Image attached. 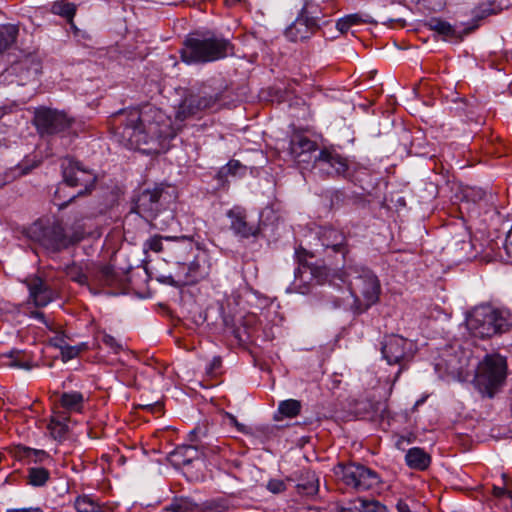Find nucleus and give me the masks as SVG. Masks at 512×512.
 <instances>
[{"label": "nucleus", "mask_w": 512, "mask_h": 512, "mask_svg": "<svg viewBox=\"0 0 512 512\" xmlns=\"http://www.w3.org/2000/svg\"><path fill=\"white\" fill-rule=\"evenodd\" d=\"M486 192L478 187L465 186L461 189L459 199L461 201L460 211L463 213L465 209L467 212L471 210L470 205L474 207L485 199Z\"/></svg>", "instance_id": "obj_22"}, {"label": "nucleus", "mask_w": 512, "mask_h": 512, "mask_svg": "<svg viewBox=\"0 0 512 512\" xmlns=\"http://www.w3.org/2000/svg\"><path fill=\"white\" fill-rule=\"evenodd\" d=\"M319 239L323 247L341 253L346 261L350 249L347 244V237L342 231L332 227H324L319 233Z\"/></svg>", "instance_id": "obj_17"}, {"label": "nucleus", "mask_w": 512, "mask_h": 512, "mask_svg": "<svg viewBox=\"0 0 512 512\" xmlns=\"http://www.w3.org/2000/svg\"><path fill=\"white\" fill-rule=\"evenodd\" d=\"M33 239L51 251H60L70 245L80 242L85 237L82 225L75 223L69 229H65L59 221L44 224L37 221L30 229Z\"/></svg>", "instance_id": "obj_4"}, {"label": "nucleus", "mask_w": 512, "mask_h": 512, "mask_svg": "<svg viewBox=\"0 0 512 512\" xmlns=\"http://www.w3.org/2000/svg\"><path fill=\"white\" fill-rule=\"evenodd\" d=\"M241 168V164L239 161L231 160L228 162V164L221 168V170L218 172V176L220 178L230 175H236L237 171Z\"/></svg>", "instance_id": "obj_44"}, {"label": "nucleus", "mask_w": 512, "mask_h": 512, "mask_svg": "<svg viewBox=\"0 0 512 512\" xmlns=\"http://www.w3.org/2000/svg\"><path fill=\"white\" fill-rule=\"evenodd\" d=\"M68 276L70 279L80 285H85L88 282V277L82 270L78 267H72L68 271Z\"/></svg>", "instance_id": "obj_42"}, {"label": "nucleus", "mask_w": 512, "mask_h": 512, "mask_svg": "<svg viewBox=\"0 0 512 512\" xmlns=\"http://www.w3.org/2000/svg\"><path fill=\"white\" fill-rule=\"evenodd\" d=\"M381 351L390 365L404 366L413 359L416 353V345L413 341L402 336L389 335L384 338Z\"/></svg>", "instance_id": "obj_10"}, {"label": "nucleus", "mask_w": 512, "mask_h": 512, "mask_svg": "<svg viewBox=\"0 0 512 512\" xmlns=\"http://www.w3.org/2000/svg\"><path fill=\"white\" fill-rule=\"evenodd\" d=\"M506 253L509 257L512 258V245L505 248Z\"/></svg>", "instance_id": "obj_59"}, {"label": "nucleus", "mask_w": 512, "mask_h": 512, "mask_svg": "<svg viewBox=\"0 0 512 512\" xmlns=\"http://www.w3.org/2000/svg\"><path fill=\"white\" fill-rule=\"evenodd\" d=\"M219 100L218 95H187L179 104L176 119L184 121L206 109L213 107Z\"/></svg>", "instance_id": "obj_14"}, {"label": "nucleus", "mask_w": 512, "mask_h": 512, "mask_svg": "<svg viewBox=\"0 0 512 512\" xmlns=\"http://www.w3.org/2000/svg\"><path fill=\"white\" fill-rule=\"evenodd\" d=\"M314 173L322 178H335L350 176L348 159L339 153L333 146L321 149L313 161Z\"/></svg>", "instance_id": "obj_8"}, {"label": "nucleus", "mask_w": 512, "mask_h": 512, "mask_svg": "<svg viewBox=\"0 0 512 512\" xmlns=\"http://www.w3.org/2000/svg\"><path fill=\"white\" fill-rule=\"evenodd\" d=\"M351 26L359 25L364 22L360 14H349L345 16Z\"/></svg>", "instance_id": "obj_48"}, {"label": "nucleus", "mask_w": 512, "mask_h": 512, "mask_svg": "<svg viewBox=\"0 0 512 512\" xmlns=\"http://www.w3.org/2000/svg\"><path fill=\"white\" fill-rule=\"evenodd\" d=\"M6 512H43L42 509L38 507H30V508H18V509H8Z\"/></svg>", "instance_id": "obj_54"}, {"label": "nucleus", "mask_w": 512, "mask_h": 512, "mask_svg": "<svg viewBox=\"0 0 512 512\" xmlns=\"http://www.w3.org/2000/svg\"><path fill=\"white\" fill-rule=\"evenodd\" d=\"M86 401L87 398L79 391L63 392L58 400L60 406L69 414L82 413Z\"/></svg>", "instance_id": "obj_21"}, {"label": "nucleus", "mask_w": 512, "mask_h": 512, "mask_svg": "<svg viewBox=\"0 0 512 512\" xmlns=\"http://www.w3.org/2000/svg\"><path fill=\"white\" fill-rule=\"evenodd\" d=\"M18 27L6 24L0 27V53L8 49L17 39Z\"/></svg>", "instance_id": "obj_30"}, {"label": "nucleus", "mask_w": 512, "mask_h": 512, "mask_svg": "<svg viewBox=\"0 0 512 512\" xmlns=\"http://www.w3.org/2000/svg\"><path fill=\"white\" fill-rule=\"evenodd\" d=\"M50 11L53 14L64 18L68 23L74 26L73 19L77 11V6L74 3L66 2L64 0L55 1L52 3Z\"/></svg>", "instance_id": "obj_29"}, {"label": "nucleus", "mask_w": 512, "mask_h": 512, "mask_svg": "<svg viewBox=\"0 0 512 512\" xmlns=\"http://www.w3.org/2000/svg\"><path fill=\"white\" fill-rule=\"evenodd\" d=\"M196 505L186 498L174 499L165 509L170 512H194Z\"/></svg>", "instance_id": "obj_37"}, {"label": "nucleus", "mask_w": 512, "mask_h": 512, "mask_svg": "<svg viewBox=\"0 0 512 512\" xmlns=\"http://www.w3.org/2000/svg\"><path fill=\"white\" fill-rule=\"evenodd\" d=\"M116 278V273L110 265L101 266L96 273L97 281L103 286H113Z\"/></svg>", "instance_id": "obj_35"}, {"label": "nucleus", "mask_w": 512, "mask_h": 512, "mask_svg": "<svg viewBox=\"0 0 512 512\" xmlns=\"http://www.w3.org/2000/svg\"><path fill=\"white\" fill-rule=\"evenodd\" d=\"M182 270L184 271V284H195L206 275L205 268L200 264L198 259H194L188 265H183Z\"/></svg>", "instance_id": "obj_28"}, {"label": "nucleus", "mask_w": 512, "mask_h": 512, "mask_svg": "<svg viewBox=\"0 0 512 512\" xmlns=\"http://www.w3.org/2000/svg\"><path fill=\"white\" fill-rule=\"evenodd\" d=\"M163 239L165 240H188L189 241V245L191 246V239L186 237V236H183V237H172V236H167V237H163V236H160V235H154L153 237H150L149 239H147L144 244H143V249L145 252L147 251H153V252H156V253H159L163 250Z\"/></svg>", "instance_id": "obj_32"}, {"label": "nucleus", "mask_w": 512, "mask_h": 512, "mask_svg": "<svg viewBox=\"0 0 512 512\" xmlns=\"http://www.w3.org/2000/svg\"><path fill=\"white\" fill-rule=\"evenodd\" d=\"M52 342L55 346H59L62 348V344L65 342L63 335H56L54 339H52Z\"/></svg>", "instance_id": "obj_55"}, {"label": "nucleus", "mask_w": 512, "mask_h": 512, "mask_svg": "<svg viewBox=\"0 0 512 512\" xmlns=\"http://www.w3.org/2000/svg\"><path fill=\"white\" fill-rule=\"evenodd\" d=\"M493 326L496 334L508 332L512 328V312L507 308H493Z\"/></svg>", "instance_id": "obj_26"}, {"label": "nucleus", "mask_w": 512, "mask_h": 512, "mask_svg": "<svg viewBox=\"0 0 512 512\" xmlns=\"http://www.w3.org/2000/svg\"><path fill=\"white\" fill-rule=\"evenodd\" d=\"M299 267L295 271L296 279L301 281H315L317 284L324 283L329 276V269L325 265L313 264L308 261L313 255L303 248L295 252Z\"/></svg>", "instance_id": "obj_13"}, {"label": "nucleus", "mask_w": 512, "mask_h": 512, "mask_svg": "<svg viewBox=\"0 0 512 512\" xmlns=\"http://www.w3.org/2000/svg\"><path fill=\"white\" fill-rule=\"evenodd\" d=\"M362 499H356L347 504V506H341L338 508V512H361L359 505Z\"/></svg>", "instance_id": "obj_46"}, {"label": "nucleus", "mask_w": 512, "mask_h": 512, "mask_svg": "<svg viewBox=\"0 0 512 512\" xmlns=\"http://www.w3.org/2000/svg\"><path fill=\"white\" fill-rule=\"evenodd\" d=\"M227 217L230 219V229L233 233L240 238L256 237L260 228L257 224L247 221V216L244 210L234 208L228 211Z\"/></svg>", "instance_id": "obj_16"}, {"label": "nucleus", "mask_w": 512, "mask_h": 512, "mask_svg": "<svg viewBox=\"0 0 512 512\" xmlns=\"http://www.w3.org/2000/svg\"><path fill=\"white\" fill-rule=\"evenodd\" d=\"M507 488L499 487L496 485H493L492 487V494L496 498H503L506 496Z\"/></svg>", "instance_id": "obj_49"}, {"label": "nucleus", "mask_w": 512, "mask_h": 512, "mask_svg": "<svg viewBox=\"0 0 512 512\" xmlns=\"http://www.w3.org/2000/svg\"><path fill=\"white\" fill-rule=\"evenodd\" d=\"M233 44L213 33L194 32L184 40L180 55L187 64L208 63L234 54Z\"/></svg>", "instance_id": "obj_2"}, {"label": "nucleus", "mask_w": 512, "mask_h": 512, "mask_svg": "<svg viewBox=\"0 0 512 512\" xmlns=\"http://www.w3.org/2000/svg\"><path fill=\"white\" fill-rule=\"evenodd\" d=\"M342 282H349L357 303V310L362 313L379 300L380 283L377 276L368 268L358 264L344 265L339 276Z\"/></svg>", "instance_id": "obj_3"}, {"label": "nucleus", "mask_w": 512, "mask_h": 512, "mask_svg": "<svg viewBox=\"0 0 512 512\" xmlns=\"http://www.w3.org/2000/svg\"><path fill=\"white\" fill-rule=\"evenodd\" d=\"M351 27V24L348 22L345 16L339 19L336 23V28L341 34L347 33Z\"/></svg>", "instance_id": "obj_47"}, {"label": "nucleus", "mask_w": 512, "mask_h": 512, "mask_svg": "<svg viewBox=\"0 0 512 512\" xmlns=\"http://www.w3.org/2000/svg\"><path fill=\"white\" fill-rule=\"evenodd\" d=\"M68 417L65 416V417H62V419H59V418H56V417H52L49 424H48V429L50 431V434L51 436L55 439V440H62L65 438L67 432H68V426H67V421H68Z\"/></svg>", "instance_id": "obj_33"}, {"label": "nucleus", "mask_w": 512, "mask_h": 512, "mask_svg": "<svg viewBox=\"0 0 512 512\" xmlns=\"http://www.w3.org/2000/svg\"><path fill=\"white\" fill-rule=\"evenodd\" d=\"M74 508L77 512H105L106 506L92 496L83 494L76 497Z\"/></svg>", "instance_id": "obj_27"}, {"label": "nucleus", "mask_w": 512, "mask_h": 512, "mask_svg": "<svg viewBox=\"0 0 512 512\" xmlns=\"http://www.w3.org/2000/svg\"><path fill=\"white\" fill-rule=\"evenodd\" d=\"M405 461L410 468L423 471L430 465L431 457L424 449L413 447L407 451Z\"/></svg>", "instance_id": "obj_23"}, {"label": "nucleus", "mask_w": 512, "mask_h": 512, "mask_svg": "<svg viewBox=\"0 0 512 512\" xmlns=\"http://www.w3.org/2000/svg\"><path fill=\"white\" fill-rule=\"evenodd\" d=\"M327 24H329L328 21H323L321 24L299 13L294 22L286 28L285 36L291 42L306 41Z\"/></svg>", "instance_id": "obj_15"}, {"label": "nucleus", "mask_w": 512, "mask_h": 512, "mask_svg": "<svg viewBox=\"0 0 512 512\" xmlns=\"http://www.w3.org/2000/svg\"><path fill=\"white\" fill-rule=\"evenodd\" d=\"M301 402L295 399L281 401L278 405V412L287 418H293L299 415L301 411Z\"/></svg>", "instance_id": "obj_34"}, {"label": "nucleus", "mask_w": 512, "mask_h": 512, "mask_svg": "<svg viewBox=\"0 0 512 512\" xmlns=\"http://www.w3.org/2000/svg\"><path fill=\"white\" fill-rule=\"evenodd\" d=\"M148 410L154 414L161 415L163 413V405L161 403H154L147 406Z\"/></svg>", "instance_id": "obj_53"}, {"label": "nucleus", "mask_w": 512, "mask_h": 512, "mask_svg": "<svg viewBox=\"0 0 512 512\" xmlns=\"http://www.w3.org/2000/svg\"><path fill=\"white\" fill-rule=\"evenodd\" d=\"M76 354H77V351L75 350V348L67 347V357L68 358H73L74 356H76Z\"/></svg>", "instance_id": "obj_57"}, {"label": "nucleus", "mask_w": 512, "mask_h": 512, "mask_svg": "<svg viewBox=\"0 0 512 512\" xmlns=\"http://www.w3.org/2000/svg\"><path fill=\"white\" fill-rule=\"evenodd\" d=\"M162 194L163 189L160 187L146 189L139 194L135 202L136 212L155 227L158 224L154 223V221L163 208Z\"/></svg>", "instance_id": "obj_12"}, {"label": "nucleus", "mask_w": 512, "mask_h": 512, "mask_svg": "<svg viewBox=\"0 0 512 512\" xmlns=\"http://www.w3.org/2000/svg\"><path fill=\"white\" fill-rule=\"evenodd\" d=\"M31 317L41 321L42 323H44L49 329H52L48 323V321L46 320V317L44 315V313L40 312V311H33L31 313Z\"/></svg>", "instance_id": "obj_50"}, {"label": "nucleus", "mask_w": 512, "mask_h": 512, "mask_svg": "<svg viewBox=\"0 0 512 512\" xmlns=\"http://www.w3.org/2000/svg\"><path fill=\"white\" fill-rule=\"evenodd\" d=\"M50 479V472L43 467H31L28 469L27 483L33 487H42Z\"/></svg>", "instance_id": "obj_31"}, {"label": "nucleus", "mask_w": 512, "mask_h": 512, "mask_svg": "<svg viewBox=\"0 0 512 512\" xmlns=\"http://www.w3.org/2000/svg\"><path fill=\"white\" fill-rule=\"evenodd\" d=\"M491 3H482L473 10V16L477 20H482L489 15L495 14Z\"/></svg>", "instance_id": "obj_41"}, {"label": "nucleus", "mask_w": 512, "mask_h": 512, "mask_svg": "<svg viewBox=\"0 0 512 512\" xmlns=\"http://www.w3.org/2000/svg\"><path fill=\"white\" fill-rule=\"evenodd\" d=\"M267 489L274 493V494H278V493H281V492H284L286 490V484L283 480L281 479H271L268 483H267Z\"/></svg>", "instance_id": "obj_45"}, {"label": "nucleus", "mask_w": 512, "mask_h": 512, "mask_svg": "<svg viewBox=\"0 0 512 512\" xmlns=\"http://www.w3.org/2000/svg\"><path fill=\"white\" fill-rule=\"evenodd\" d=\"M326 10V0H305L304 5L299 13L316 22H320L322 16L326 14Z\"/></svg>", "instance_id": "obj_25"}, {"label": "nucleus", "mask_w": 512, "mask_h": 512, "mask_svg": "<svg viewBox=\"0 0 512 512\" xmlns=\"http://www.w3.org/2000/svg\"><path fill=\"white\" fill-rule=\"evenodd\" d=\"M297 488H298L299 492H301L303 494L313 495L318 490V481L313 476L312 479L308 481V483H306V484L299 483L297 485Z\"/></svg>", "instance_id": "obj_43"}, {"label": "nucleus", "mask_w": 512, "mask_h": 512, "mask_svg": "<svg viewBox=\"0 0 512 512\" xmlns=\"http://www.w3.org/2000/svg\"><path fill=\"white\" fill-rule=\"evenodd\" d=\"M430 27L433 31L443 35L446 39L454 38L456 36L455 29L450 23L446 21H442L440 19H432L430 22Z\"/></svg>", "instance_id": "obj_36"}, {"label": "nucleus", "mask_w": 512, "mask_h": 512, "mask_svg": "<svg viewBox=\"0 0 512 512\" xmlns=\"http://www.w3.org/2000/svg\"><path fill=\"white\" fill-rule=\"evenodd\" d=\"M111 126L119 143L145 154L166 151L177 134L171 118L152 105L118 112L113 115Z\"/></svg>", "instance_id": "obj_1"}, {"label": "nucleus", "mask_w": 512, "mask_h": 512, "mask_svg": "<svg viewBox=\"0 0 512 512\" xmlns=\"http://www.w3.org/2000/svg\"><path fill=\"white\" fill-rule=\"evenodd\" d=\"M396 510H397V512H413L411 510V508L409 507V505L403 500H399L397 502Z\"/></svg>", "instance_id": "obj_52"}, {"label": "nucleus", "mask_w": 512, "mask_h": 512, "mask_svg": "<svg viewBox=\"0 0 512 512\" xmlns=\"http://www.w3.org/2000/svg\"><path fill=\"white\" fill-rule=\"evenodd\" d=\"M34 125L41 136L54 135L65 131H73L77 123L66 113L50 108H39L35 111Z\"/></svg>", "instance_id": "obj_9"}, {"label": "nucleus", "mask_w": 512, "mask_h": 512, "mask_svg": "<svg viewBox=\"0 0 512 512\" xmlns=\"http://www.w3.org/2000/svg\"><path fill=\"white\" fill-rule=\"evenodd\" d=\"M507 374L506 358L499 354L486 355L478 364L474 384L479 392L492 398L504 384Z\"/></svg>", "instance_id": "obj_6"}, {"label": "nucleus", "mask_w": 512, "mask_h": 512, "mask_svg": "<svg viewBox=\"0 0 512 512\" xmlns=\"http://www.w3.org/2000/svg\"><path fill=\"white\" fill-rule=\"evenodd\" d=\"M196 433H197L196 430L191 431L190 436H191L192 440H193V437L196 435Z\"/></svg>", "instance_id": "obj_60"}, {"label": "nucleus", "mask_w": 512, "mask_h": 512, "mask_svg": "<svg viewBox=\"0 0 512 512\" xmlns=\"http://www.w3.org/2000/svg\"><path fill=\"white\" fill-rule=\"evenodd\" d=\"M258 319L254 314H248L243 317L242 327L234 329V337L242 343H246L252 340Z\"/></svg>", "instance_id": "obj_24"}, {"label": "nucleus", "mask_w": 512, "mask_h": 512, "mask_svg": "<svg viewBox=\"0 0 512 512\" xmlns=\"http://www.w3.org/2000/svg\"><path fill=\"white\" fill-rule=\"evenodd\" d=\"M30 298L37 307H44L54 299V291L39 277H31L25 281Z\"/></svg>", "instance_id": "obj_19"}, {"label": "nucleus", "mask_w": 512, "mask_h": 512, "mask_svg": "<svg viewBox=\"0 0 512 512\" xmlns=\"http://www.w3.org/2000/svg\"><path fill=\"white\" fill-rule=\"evenodd\" d=\"M333 471L337 480L357 492L377 490L382 483L375 470L356 462L338 463Z\"/></svg>", "instance_id": "obj_7"}, {"label": "nucleus", "mask_w": 512, "mask_h": 512, "mask_svg": "<svg viewBox=\"0 0 512 512\" xmlns=\"http://www.w3.org/2000/svg\"><path fill=\"white\" fill-rule=\"evenodd\" d=\"M359 507L361 512H388L385 505L375 500L362 499Z\"/></svg>", "instance_id": "obj_40"}, {"label": "nucleus", "mask_w": 512, "mask_h": 512, "mask_svg": "<svg viewBox=\"0 0 512 512\" xmlns=\"http://www.w3.org/2000/svg\"><path fill=\"white\" fill-rule=\"evenodd\" d=\"M25 353L21 351L12 352L10 355L11 361L9 365L15 368L31 369L30 361L25 358Z\"/></svg>", "instance_id": "obj_39"}, {"label": "nucleus", "mask_w": 512, "mask_h": 512, "mask_svg": "<svg viewBox=\"0 0 512 512\" xmlns=\"http://www.w3.org/2000/svg\"><path fill=\"white\" fill-rule=\"evenodd\" d=\"M222 360L220 357H214L210 363V367L208 369V373H212L215 370H218L221 367Z\"/></svg>", "instance_id": "obj_51"}, {"label": "nucleus", "mask_w": 512, "mask_h": 512, "mask_svg": "<svg viewBox=\"0 0 512 512\" xmlns=\"http://www.w3.org/2000/svg\"><path fill=\"white\" fill-rule=\"evenodd\" d=\"M8 454L17 461L29 463H43L50 458L44 450L33 449L21 444L11 445L6 448Z\"/></svg>", "instance_id": "obj_20"}, {"label": "nucleus", "mask_w": 512, "mask_h": 512, "mask_svg": "<svg viewBox=\"0 0 512 512\" xmlns=\"http://www.w3.org/2000/svg\"><path fill=\"white\" fill-rule=\"evenodd\" d=\"M61 169L63 182L66 186L83 187V189H81L77 194L70 196L66 200L61 195L63 187L61 185L58 186L54 193V203L60 209H63L67 207L76 197L90 194L95 187L97 177L91 170L84 168L80 162L74 160L71 157H65L62 159Z\"/></svg>", "instance_id": "obj_5"}, {"label": "nucleus", "mask_w": 512, "mask_h": 512, "mask_svg": "<svg viewBox=\"0 0 512 512\" xmlns=\"http://www.w3.org/2000/svg\"><path fill=\"white\" fill-rule=\"evenodd\" d=\"M493 319V307L481 305L472 310L466 319V325L473 337L490 338L496 334Z\"/></svg>", "instance_id": "obj_11"}, {"label": "nucleus", "mask_w": 512, "mask_h": 512, "mask_svg": "<svg viewBox=\"0 0 512 512\" xmlns=\"http://www.w3.org/2000/svg\"><path fill=\"white\" fill-rule=\"evenodd\" d=\"M405 442H406V443H411V442H412V439H411V438H406V437H404V436H401V437L398 439V441H397L396 445H397V447H398V448H401V447H402V445H403Z\"/></svg>", "instance_id": "obj_56"}, {"label": "nucleus", "mask_w": 512, "mask_h": 512, "mask_svg": "<svg viewBox=\"0 0 512 512\" xmlns=\"http://www.w3.org/2000/svg\"><path fill=\"white\" fill-rule=\"evenodd\" d=\"M289 149L299 163L309 162L311 153L317 151L318 145L304 133L296 132L291 136Z\"/></svg>", "instance_id": "obj_18"}, {"label": "nucleus", "mask_w": 512, "mask_h": 512, "mask_svg": "<svg viewBox=\"0 0 512 512\" xmlns=\"http://www.w3.org/2000/svg\"><path fill=\"white\" fill-rule=\"evenodd\" d=\"M97 339L100 343L109 348L113 353H118L122 350V344L115 337L107 334L106 332H100L97 336Z\"/></svg>", "instance_id": "obj_38"}, {"label": "nucleus", "mask_w": 512, "mask_h": 512, "mask_svg": "<svg viewBox=\"0 0 512 512\" xmlns=\"http://www.w3.org/2000/svg\"><path fill=\"white\" fill-rule=\"evenodd\" d=\"M232 420H233V422L235 423V425H236V427H237L238 431H243V430H244V425L239 424V423L236 421V419H235L234 417H232Z\"/></svg>", "instance_id": "obj_58"}]
</instances>
